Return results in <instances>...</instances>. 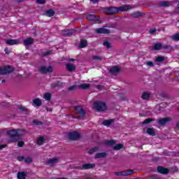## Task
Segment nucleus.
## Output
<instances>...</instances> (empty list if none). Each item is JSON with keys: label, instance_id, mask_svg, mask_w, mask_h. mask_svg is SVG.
<instances>
[{"label": "nucleus", "instance_id": "nucleus-1", "mask_svg": "<svg viewBox=\"0 0 179 179\" xmlns=\"http://www.w3.org/2000/svg\"><path fill=\"white\" fill-rule=\"evenodd\" d=\"M94 107L97 111L107 110V105H106V103L104 102L96 101L94 103Z\"/></svg>", "mask_w": 179, "mask_h": 179}, {"label": "nucleus", "instance_id": "nucleus-2", "mask_svg": "<svg viewBox=\"0 0 179 179\" xmlns=\"http://www.w3.org/2000/svg\"><path fill=\"white\" fill-rule=\"evenodd\" d=\"M103 13L106 15H117L118 13L117 7H105L103 9Z\"/></svg>", "mask_w": 179, "mask_h": 179}, {"label": "nucleus", "instance_id": "nucleus-3", "mask_svg": "<svg viewBox=\"0 0 179 179\" xmlns=\"http://www.w3.org/2000/svg\"><path fill=\"white\" fill-rule=\"evenodd\" d=\"M7 135L11 138L13 142H16L19 141V137L17 136V129H12L7 131Z\"/></svg>", "mask_w": 179, "mask_h": 179}, {"label": "nucleus", "instance_id": "nucleus-4", "mask_svg": "<svg viewBox=\"0 0 179 179\" xmlns=\"http://www.w3.org/2000/svg\"><path fill=\"white\" fill-rule=\"evenodd\" d=\"M13 71H15V69H13L10 66L0 67V75H6L7 73H10V72H13Z\"/></svg>", "mask_w": 179, "mask_h": 179}, {"label": "nucleus", "instance_id": "nucleus-5", "mask_svg": "<svg viewBox=\"0 0 179 179\" xmlns=\"http://www.w3.org/2000/svg\"><path fill=\"white\" fill-rule=\"evenodd\" d=\"M38 72H40V73H43V74L51 73L52 72V66H49L48 67H46L44 66H41L38 69Z\"/></svg>", "mask_w": 179, "mask_h": 179}, {"label": "nucleus", "instance_id": "nucleus-6", "mask_svg": "<svg viewBox=\"0 0 179 179\" xmlns=\"http://www.w3.org/2000/svg\"><path fill=\"white\" fill-rule=\"evenodd\" d=\"M80 134L78 131H72L69 133V139L71 141H78V139H80Z\"/></svg>", "mask_w": 179, "mask_h": 179}, {"label": "nucleus", "instance_id": "nucleus-7", "mask_svg": "<svg viewBox=\"0 0 179 179\" xmlns=\"http://www.w3.org/2000/svg\"><path fill=\"white\" fill-rule=\"evenodd\" d=\"M132 174H134V170H131V169L115 173V176H122L124 177L127 176H131Z\"/></svg>", "mask_w": 179, "mask_h": 179}, {"label": "nucleus", "instance_id": "nucleus-8", "mask_svg": "<svg viewBox=\"0 0 179 179\" xmlns=\"http://www.w3.org/2000/svg\"><path fill=\"white\" fill-rule=\"evenodd\" d=\"M130 9H132V8H131V6L122 5L120 7H117V13L128 12V10H130Z\"/></svg>", "mask_w": 179, "mask_h": 179}, {"label": "nucleus", "instance_id": "nucleus-9", "mask_svg": "<svg viewBox=\"0 0 179 179\" xmlns=\"http://www.w3.org/2000/svg\"><path fill=\"white\" fill-rule=\"evenodd\" d=\"M87 20H90L91 22H100V17L93 14L87 15Z\"/></svg>", "mask_w": 179, "mask_h": 179}, {"label": "nucleus", "instance_id": "nucleus-10", "mask_svg": "<svg viewBox=\"0 0 179 179\" xmlns=\"http://www.w3.org/2000/svg\"><path fill=\"white\" fill-rule=\"evenodd\" d=\"M73 108L76 110V114H79L81 117L86 115V111L81 106H74Z\"/></svg>", "mask_w": 179, "mask_h": 179}, {"label": "nucleus", "instance_id": "nucleus-11", "mask_svg": "<svg viewBox=\"0 0 179 179\" xmlns=\"http://www.w3.org/2000/svg\"><path fill=\"white\" fill-rule=\"evenodd\" d=\"M96 164H85L82 166L78 167L80 170H88L89 169H94Z\"/></svg>", "mask_w": 179, "mask_h": 179}, {"label": "nucleus", "instance_id": "nucleus-12", "mask_svg": "<svg viewBox=\"0 0 179 179\" xmlns=\"http://www.w3.org/2000/svg\"><path fill=\"white\" fill-rule=\"evenodd\" d=\"M6 43L8 45H16L20 44V41L19 39H8Z\"/></svg>", "mask_w": 179, "mask_h": 179}, {"label": "nucleus", "instance_id": "nucleus-13", "mask_svg": "<svg viewBox=\"0 0 179 179\" xmlns=\"http://www.w3.org/2000/svg\"><path fill=\"white\" fill-rule=\"evenodd\" d=\"M170 121H171V117L162 118L158 120V124H159V125H166L167 122H170Z\"/></svg>", "mask_w": 179, "mask_h": 179}, {"label": "nucleus", "instance_id": "nucleus-14", "mask_svg": "<svg viewBox=\"0 0 179 179\" xmlns=\"http://www.w3.org/2000/svg\"><path fill=\"white\" fill-rule=\"evenodd\" d=\"M57 163H58V158L49 159L47 161V164H49L51 167H54Z\"/></svg>", "mask_w": 179, "mask_h": 179}, {"label": "nucleus", "instance_id": "nucleus-15", "mask_svg": "<svg viewBox=\"0 0 179 179\" xmlns=\"http://www.w3.org/2000/svg\"><path fill=\"white\" fill-rule=\"evenodd\" d=\"M96 31L99 34H110V29H107L106 28L97 29Z\"/></svg>", "mask_w": 179, "mask_h": 179}, {"label": "nucleus", "instance_id": "nucleus-16", "mask_svg": "<svg viewBox=\"0 0 179 179\" xmlns=\"http://www.w3.org/2000/svg\"><path fill=\"white\" fill-rule=\"evenodd\" d=\"M158 173H160V174H167L169 173V170L167 168H164L163 166H158L157 169Z\"/></svg>", "mask_w": 179, "mask_h": 179}, {"label": "nucleus", "instance_id": "nucleus-17", "mask_svg": "<svg viewBox=\"0 0 179 179\" xmlns=\"http://www.w3.org/2000/svg\"><path fill=\"white\" fill-rule=\"evenodd\" d=\"M171 5V3L167 1H160L158 3V6H159V8H169V6H170Z\"/></svg>", "mask_w": 179, "mask_h": 179}, {"label": "nucleus", "instance_id": "nucleus-18", "mask_svg": "<svg viewBox=\"0 0 179 179\" xmlns=\"http://www.w3.org/2000/svg\"><path fill=\"white\" fill-rule=\"evenodd\" d=\"M33 43H34V39H33V38H27V39H25L24 41V45L25 47H29V46L31 45V44H33Z\"/></svg>", "mask_w": 179, "mask_h": 179}, {"label": "nucleus", "instance_id": "nucleus-19", "mask_svg": "<svg viewBox=\"0 0 179 179\" xmlns=\"http://www.w3.org/2000/svg\"><path fill=\"white\" fill-rule=\"evenodd\" d=\"M120 68L118 66H115L111 67L110 69V72L112 73V75H117L120 72Z\"/></svg>", "mask_w": 179, "mask_h": 179}, {"label": "nucleus", "instance_id": "nucleus-20", "mask_svg": "<svg viewBox=\"0 0 179 179\" xmlns=\"http://www.w3.org/2000/svg\"><path fill=\"white\" fill-rule=\"evenodd\" d=\"M66 68L69 72H73V71L76 70V66H75L74 64L69 63L66 65Z\"/></svg>", "mask_w": 179, "mask_h": 179}, {"label": "nucleus", "instance_id": "nucleus-21", "mask_svg": "<svg viewBox=\"0 0 179 179\" xmlns=\"http://www.w3.org/2000/svg\"><path fill=\"white\" fill-rule=\"evenodd\" d=\"M147 134H148V135H150L151 136H156V129H155L153 127L148 128Z\"/></svg>", "mask_w": 179, "mask_h": 179}, {"label": "nucleus", "instance_id": "nucleus-22", "mask_svg": "<svg viewBox=\"0 0 179 179\" xmlns=\"http://www.w3.org/2000/svg\"><path fill=\"white\" fill-rule=\"evenodd\" d=\"M107 156V153L106 152H99L96 153L94 156V159H104Z\"/></svg>", "mask_w": 179, "mask_h": 179}, {"label": "nucleus", "instance_id": "nucleus-23", "mask_svg": "<svg viewBox=\"0 0 179 179\" xmlns=\"http://www.w3.org/2000/svg\"><path fill=\"white\" fill-rule=\"evenodd\" d=\"M26 176H27V173L24 171L17 173L18 179H26Z\"/></svg>", "mask_w": 179, "mask_h": 179}, {"label": "nucleus", "instance_id": "nucleus-24", "mask_svg": "<svg viewBox=\"0 0 179 179\" xmlns=\"http://www.w3.org/2000/svg\"><path fill=\"white\" fill-rule=\"evenodd\" d=\"M87 47V41L86 39H81L80 41V48H85Z\"/></svg>", "mask_w": 179, "mask_h": 179}, {"label": "nucleus", "instance_id": "nucleus-25", "mask_svg": "<svg viewBox=\"0 0 179 179\" xmlns=\"http://www.w3.org/2000/svg\"><path fill=\"white\" fill-rule=\"evenodd\" d=\"M17 131L18 140L20 139V136H22V135H26V134H27V131H26V130L17 129Z\"/></svg>", "mask_w": 179, "mask_h": 179}, {"label": "nucleus", "instance_id": "nucleus-26", "mask_svg": "<svg viewBox=\"0 0 179 179\" xmlns=\"http://www.w3.org/2000/svg\"><path fill=\"white\" fill-rule=\"evenodd\" d=\"M114 122V120L110 119L108 120H103V125H105V127H110Z\"/></svg>", "mask_w": 179, "mask_h": 179}, {"label": "nucleus", "instance_id": "nucleus-27", "mask_svg": "<svg viewBox=\"0 0 179 179\" xmlns=\"http://www.w3.org/2000/svg\"><path fill=\"white\" fill-rule=\"evenodd\" d=\"M90 87V84L84 83L78 85V89H83V90H86V89H89Z\"/></svg>", "mask_w": 179, "mask_h": 179}, {"label": "nucleus", "instance_id": "nucleus-28", "mask_svg": "<svg viewBox=\"0 0 179 179\" xmlns=\"http://www.w3.org/2000/svg\"><path fill=\"white\" fill-rule=\"evenodd\" d=\"M76 33V31L75 29H67L64 31V34H66L67 36H72V34H75Z\"/></svg>", "mask_w": 179, "mask_h": 179}, {"label": "nucleus", "instance_id": "nucleus-29", "mask_svg": "<svg viewBox=\"0 0 179 179\" xmlns=\"http://www.w3.org/2000/svg\"><path fill=\"white\" fill-rule=\"evenodd\" d=\"M162 43H155L152 47L153 50H155L156 51H159L162 50Z\"/></svg>", "mask_w": 179, "mask_h": 179}, {"label": "nucleus", "instance_id": "nucleus-30", "mask_svg": "<svg viewBox=\"0 0 179 179\" xmlns=\"http://www.w3.org/2000/svg\"><path fill=\"white\" fill-rule=\"evenodd\" d=\"M99 150L100 148L99 147H94L88 151V153L89 155H93V153H96V152L99 151Z\"/></svg>", "mask_w": 179, "mask_h": 179}, {"label": "nucleus", "instance_id": "nucleus-31", "mask_svg": "<svg viewBox=\"0 0 179 179\" xmlns=\"http://www.w3.org/2000/svg\"><path fill=\"white\" fill-rule=\"evenodd\" d=\"M33 103L37 107H40V106H41V104H42V102L40 100V99H33Z\"/></svg>", "mask_w": 179, "mask_h": 179}, {"label": "nucleus", "instance_id": "nucleus-32", "mask_svg": "<svg viewBox=\"0 0 179 179\" xmlns=\"http://www.w3.org/2000/svg\"><path fill=\"white\" fill-rule=\"evenodd\" d=\"M141 97L143 100H148L150 97V94L149 92H143Z\"/></svg>", "mask_w": 179, "mask_h": 179}, {"label": "nucleus", "instance_id": "nucleus-33", "mask_svg": "<svg viewBox=\"0 0 179 179\" xmlns=\"http://www.w3.org/2000/svg\"><path fill=\"white\" fill-rule=\"evenodd\" d=\"M105 145L107 146H113V145H115V141L114 140H110L105 141Z\"/></svg>", "mask_w": 179, "mask_h": 179}, {"label": "nucleus", "instance_id": "nucleus-34", "mask_svg": "<svg viewBox=\"0 0 179 179\" xmlns=\"http://www.w3.org/2000/svg\"><path fill=\"white\" fill-rule=\"evenodd\" d=\"M46 15L48 16V17H51L52 16H54L55 15V12L52 10H48L45 12Z\"/></svg>", "mask_w": 179, "mask_h": 179}, {"label": "nucleus", "instance_id": "nucleus-35", "mask_svg": "<svg viewBox=\"0 0 179 179\" xmlns=\"http://www.w3.org/2000/svg\"><path fill=\"white\" fill-rule=\"evenodd\" d=\"M76 89H79L78 85H73L69 87L68 91L73 92V90H76Z\"/></svg>", "mask_w": 179, "mask_h": 179}, {"label": "nucleus", "instance_id": "nucleus-36", "mask_svg": "<svg viewBox=\"0 0 179 179\" xmlns=\"http://www.w3.org/2000/svg\"><path fill=\"white\" fill-rule=\"evenodd\" d=\"M171 38L173 40V41H179V33H177L171 36Z\"/></svg>", "mask_w": 179, "mask_h": 179}, {"label": "nucleus", "instance_id": "nucleus-37", "mask_svg": "<svg viewBox=\"0 0 179 179\" xmlns=\"http://www.w3.org/2000/svg\"><path fill=\"white\" fill-rule=\"evenodd\" d=\"M43 99H45V100L47 101H50V100H51V94L45 93L43 96Z\"/></svg>", "mask_w": 179, "mask_h": 179}, {"label": "nucleus", "instance_id": "nucleus-38", "mask_svg": "<svg viewBox=\"0 0 179 179\" xmlns=\"http://www.w3.org/2000/svg\"><path fill=\"white\" fill-rule=\"evenodd\" d=\"M92 58L94 61H102L103 59V57L98 55H93Z\"/></svg>", "mask_w": 179, "mask_h": 179}, {"label": "nucleus", "instance_id": "nucleus-39", "mask_svg": "<svg viewBox=\"0 0 179 179\" xmlns=\"http://www.w3.org/2000/svg\"><path fill=\"white\" fill-rule=\"evenodd\" d=\"M131 16H132V17H141V16H142V13L139 12H136V13H131Z\"/></svg>", "mask_w": 179, "mask_h": 179}, {"label": "nucleus", "instance_id": "nucleus-40", "mask_svg": "<svg viewBox=\"0 0 179 179\" xmlns=\"http://www.w3.org/2000/svg\"><path fill=\"white\" fill-rule=\"evenodd\" d=\"M44 143V137H39L37 140L38 145H43Z\"/></svg>", "mask_w": 179, "mask_h": 179}, {"label": "nucleus", "instance_id": "nucleus-41", "mask_svg": "<svg viewBox=\"0 0 179 179\" xmlns=\"http://www.w3.org/2000/svg\"><path fill=\"white\" fill-rule=\"evenodd\" d=\"M114 150H121L122 149V144H117L113 147Z\"/></svg>", "mask_w": 179, "mask_h": 179}, {"label": "nucleus", "instance_id": "nucleus-42", "mask_svg": "<svg viewBox=\"0 0 179 179\" xmlns=\"http://www.w3.org/2000/svg\"><path fill=\"white\" fill-rule=\"evenodd\" d=\"M19 110H21V111H22V113H24V114H29V110L25 108V107H20Z\"/></svg>", "mask_w": 179, "mask_h": 179}, {"label": "nucleus", "instance_id": "nucleus-43", "mask_svg": "<svg viewBox=\"0 0 179 179\" xmlns=\"http://www.w3.org/2000/svg\"><path fill=\"white\" fill-rule=\"evenodd\" d=\"M165 58L164 57H157L156 58V61L157 62H163L164 61H165Z\"/></svg>", "mask_w": 179, "mask_h": 179}, {"label": "nucleus", "instance_id": "nucleus-44", "mask_svg": "<svg viewBox=\"0 0 179 179\" xmlns=\"http://www.w3.org/2000/svg\"><path fill=\"white\" fill-rule=\"evenodd\" d=\"M103 44L104 47H106L107 48H111V43H110V42L104 41Z\"/></svg>", "mask_w": 179, "mask_h": 179}, {"label": "nucleus", "instance_id": "nucleus-45", "mask_svg": "<svg viewBox=\"0 0 179 179\" xmlns=\"http://www.w3.org/2000/svg\"><path fill=\"white\" fill-rule=\"evenodd\" d=\"M152 121H153V120L152 119H145L142 124H149V122H152Z\"/></svg>", "mask_w": 179, "mask_h": 179}, {"label": "nucleus", "instance_id": "nucleus-46", "mask_svg": "<svg viewBox=\"0 0 179 179\" xmlns=\"http://www.w3.org/2000/svg\"><path fill=\"white\" fill-rule=\"evenodd\" d=\"M33 124H34L35 125H43V122L37 120H33Z\"/></svg>", "mask_w": 179, "mask_h": 179}, {"label": "nucleus", "instance_id": "nucleus-47", "mask_svg": "<svg viewBox=\"0 0 179 179\" xmlns=\"http://www.w3.org/2000/svg\"><path fill=\"white\" fill-rule=\"evenodd\" d=\"M24 162H25V163H32L33 159H31V157H29L24 159Z\"/></svg>", "mask_w": 179, "mask_h": 179}, {"label": "nucleus", "instance_id": "nucleus-48", "mask_svg": "<svg viewBox=\"0 0 179 179\" xmlns=\"http://www.w3.org/2000/svg\"><path fill=\"white\" fill-rule=\"evenodd\" d=\"M48 55H51V51L48 50L42 54L43 57H48Z\"/></svg>", "mask_w": 179, "mask_h": 179}, {"label": "nucleus", "instance_id": "nucleus-49", "mask_svg": "<svg viewBox=\"0 0 179 179\" xmlns=\"http://www.w3.org/2000/svg\"><path fill=\"white\" fill-rule=\"evenodd\" d=\"M24 145V142L23 141H18L17 146L18 148H23Z\"/></svg>", "mask_w": 179, "mask_h": 179}, {"label": "nucleus", "instance_id": "nucleus-50", "mask_svg": "<svg viewBox=\"0 0 179 179\" xmlns=\"http://www.w3.org/2000/svg\"><path fill=\"white\" fill-rule=\"evenodd\" d=\"M162 48L163 50H169V48H171V46L170 45H163Z\"/></svg>", "mask_w": 179, "mask_h": 179}, {"label": "nucleus", "instance_id": "nucleus-51", "mask_svg": "<svg viewBox=\"0 0 179 179\" xmlns=\"http://www.w3.org/2000/svg\"><path fill=\"white\" fill-rule=\"evenodd\" d=\"M146 65H148V66H155V64L152 63V62H147Z\"/></svg>", "mask_w": 179, "mask_h": 179}, {"label": "nucleus", "instance_id": "nucleus-52", "mask_svg": "<svg viewBox=\"0 0 179 179\" xmlns=\"http://www.w3.org/2000/svg\"><path fill=\"white\" fill-rule=\"evenodd\" d=\"M37 3H45V0H36Z\"/></svg>", "mask_w": 179, "mask_h": 179}, {"label": "nucleus", "instance_id": "nucleus-53", "mask_svg": "<svg viewBox=\"0 0 179 179\" xmlns=\"http://www.w3.org/2000/svg\"><path fill=\"white\" fill-rule=\"evenodd\" d=\"M150 34H154L155 33H156V29H150L149 31Z\"/></svg>", "mask_w": 179, "mask_h": 179}, {"label": "nucleus", "instance_id": "nucleus-54", "mask_svg": "<svg viewBox=\"0 0 179 179\" xmlns=\"http://www.w3.org/2000/svg\"><path fill=\"white\" fill-rule=\"evenodd\" d=\"M17 160H19V162H22V160H24V157H18Z\"/></svg>", "mask_w": 179, "mask_h": 179}, {"label": "nucleus", "instance_id": "nucleus-55", "mask_svg": "<svg viewBox=\"0 0 179 179\" xmlns=\"http://www.w3.org/2000/svg\"><path fill=\"white\" fill-rule=\"evenodd\" d=\"M90 1L94 3H97V2H99V0H90Z\"/></svg>", "mask_w": 179, "mask_h": 179}, {"label": "nucleus", "instance_id": "nucleus-56", "mask_svg": "<svg viewBox=\"0 0 179 179\" xmlns=\"http://www.w3.org/2000/svg\"><path fill=\"white\" fill-rule=\"evenodd\" d=\"M4 51L6 54H9V50L8 49V48H6Z\"/></svg>", "mask_w": 179, "mask_h": 179}, {"label": "nucleus", "instance_id": "nucleus-57", "mask_svg": "<svg viewBox=\"0 0 179 179\" xmlns=\"http://www.w3.org/2000/svg\"><path fill=\"white\" fill-rule=\"evenodd\" d=\"M3 148H5L4 145H0V150H1V149H3Z\"/></svg>", "mask_w": 179, "mask_h": 179}, {"label": "nucleus", "instance_id": "nucleus-58", "mask_svg": "<svg viewBox=\"0 0 179 179\" xmlns=\"http://www.w3.org/2000/svg\"><path fill=\"white\" fill-rule=\"evenodd\" d=\"M69 61H70L71 62H72L75 61V59H69Z\"/></svg>", "mask_w": 179, "mask_h": 179}, {"label": "nucleus", "instance_id": "nucleus-59", "mask_svg": "<svg viewBox=\"0 0 179 179\" xmlns=\"http://www.w3.org/2000/svg\"><path fill=\"white\" fill-rule=\"evenodd\" d=\"M96 87L97 89H101V85H97Z\"/></svg>", "mask_w": 179, "mask_h": 179}, {"label": "nucleus", "instance_id": "nucleus-60", "mask_svg": "<svg viewBox=\"0 0 179 179\" xmlns=\"http://www.w3.org/2000/svg\"><path fill=\"white\" fill-rule=\"evenodd\" d=\"M24 0H17L18 2H23Z\"/></svg>", "mask_w": 179, "mask_h": 179}, {"label": "nucleus", "instance_id": "nucleus-61", "mask_svg": "<svg viewBox=\"0 0 179 179\" xmlns=\"http://www.w3.org/2000/svg\"><path fill=\"white\" fill-rule=\"evenodd\" d=\"M5 80H2L1 83H5Z\"/></svg>", "mask_w": 179, "mask_h": 179}, {"label": "nucleus", "instance_id": "nucleus-62", "mask_svg": "<svg viewBox=\"0 0 179 179\" xmlns=\"http://www.w3.org/2000/svg\"><path fill=\"white\" fill-rule=\"evenodd\" d=\"M74 118H78V120H80V117H74Z\"/></svg>", "mask_w": 179, "mask_h": 179}, {"label": "nucleus", "instance_id": "nucleus-63", "mask_svg": "<svg viewBox=\"0 0 179 179\" xmlns=\"http://www.w3.org/2000/svg\"><path fill=\"white\" fill-rule=\"evenodd\" d=\"M48 111H52V110H51V109H49V110H48Z\"/></svg>", "mask_w": 179, "mask_h": 179}]
</instances>
